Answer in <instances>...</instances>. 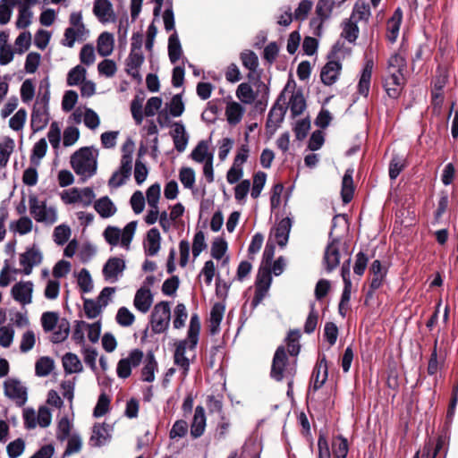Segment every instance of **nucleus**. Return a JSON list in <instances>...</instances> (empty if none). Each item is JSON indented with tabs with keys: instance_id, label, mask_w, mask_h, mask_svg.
Wrapping results in <instances>:
<instances>
[{
	"instance_id": "obj_1",
	"label": "nucleus",
	"mask_w": 458,
	"mask_h": 458,
	"mask_svg": "<svg viewBox=\"0 0 458 458\" xmlns=\"http://www.w3.org/2000/svg\"><path fill=\"white\" fill-rule=\"evenodd\" d=\"M49 87L50 85L47 79L41 81L39 92L37 96L30 115V127L33 132L42 131L49 123Z\"/></svg>"
},
{
	"instance_id": "obj_2",
	"label": "nucleus",
	"mask_w": 458,
	"mask_h": 458,
	"mask_svg": "<svg viewBox=\"0 0 458 458\" xmlns=\"http://www.w3.org/2000/svg\"><path fill=\"white\" fill-rule=\"evenodd\" d=\"M98 150L94 147H83L71 157V165L81 182H85L91 178L98 168Z\"/></svg>"
},
{
	"instance_id": "obj_3",
	"label": "nucleus",
	"mask_w": 458,
	"mask_h": 458,
	"mask_svg": "<svg viewBox=\"0 0 458 458\" xmlns=\"http://www.w3.org/2000/svg\"><path fill=\"white\" fill-rule=\"evenodd\" d=\"M135 150V143L131 137H128L122 146L121 165L110 179L108 185L112 188H118L124 184L131 174L132 170V155Z\"/></svg>"
},
{
	"instance_id": "obj_4",
	"label": "nucleus",
	"mask_w": 458,
	"mask_h": 458,
	"mask_svg": "<svg viewBox=\"0 0 458 458\" xmlns=\"http://www.w3.org/2000/svg\"><path fill=\"white\" fill-rule=\"evenodd\" d=\"M344 42L337 40L327 54V62L320 72V80L326 86H332L336 82L342 71V63L337 59V54L343 49Z\"/></svg>"
},
{
	"instance_id": "obj_5",
	"label": "nucleus",
	"mask_w": 458,
	"mask_h": 458,
	"mask_svg": "<svg viewBox=\"0 0 458 458\" xmlns=\"http://www.w3.org/2000/svg\"><path fill=\"white\" fill-rule=\"evenodd\" d=\"M136 228L137 221L128 223L123 230L116 226L108 225L103 232V237L112 247L120 245L122 248L129 250Z\"/></svg>"
},
{
	"instance_id": "obj_6",
	"label": "nucleus",
	"mask_w": 458,
	"mask_h": 458,
	"mask_svg": "<svg viewBox=\"0 0 458 458\" xmlns=\"http://www.w3.org/2000/svg\"><path fill=\"white\" fill-rule=\"evenodd\" d=\"M296 371V360L291 365L284 346H278L272 360L270 377L280 382L289 376L295 377Z\"/></svg>"
},
{
	"instance_id": "obj_7",
	"label": "nucleus",
	"mask_w": 458,
	"mask_h": 458,
	"mask_svg": "<svg viewBox=\"0 0 458 458\" xmlns=\"http://www.w3.org/2000/svg\"><path fill=\"white\" fill-rule=\"evenodd\" d=\"M142 43V35L140 32L133 34L131 38V53L126 60L125 70L127 73L134 78L138 82H140L141 81L140 69L143 64V52L141 50Z\"/></svg>"
},
{
	"instance_id": "obj_8",
	"label": "nucleus",
	"mask_w": 458,
	"mask_h": 458,
	"mask_svg": "<svg viewBox=\"0 0 458 458\" xmlns=\"http://www.w3.org/2000/svg\"><path fill=\"white\" fill-rule=\"evenodd\" d=\"M29 206L31 216L38 223L51 225L57 221V211L54 207H47L45 201H39L38 197H29Z\"/></svg>"
},
{
	"instance_id": "obj_9",
	"label": "nucleus",
	"mask_w": 458,
	"mask_h": 458,
	"mask_svg": "<svg viewBox=\"0 0 458 458\" xmlns=\"http://www.w3.org/2000/svg\"><path fill=\"white\" fill-rule=\"evenodd\" d=\"M171 310L168 301L157 303L151 313L149 326L156 334L165 332L169 326Z\"/></svg>"
},
{
	"instance_id": "obj_10",
	"label": "nucleus",
	"mask_w": 458,
	"mask_h": 458,
	"mask_svg": "<svg viewBox=\"0 0 458 458\" xmlns=\"http://www.w3.org/2000/svg\"><path fill=\"white\" fill-rule=\"evenodd\" d=\"M340 215H336L333 217L332 220V229L329 233V242L326 247L323 263L325 265V268L327 272L330 273L334 269H335L340 263V251L338 248L339 239L332 238L333 229L335 227V220L339 217Z\"/></svg>"
},
{
	"instance_id": "obj_11",
	"label": "nucleus",
	"mask_w": 458,
	"mask_h": 458,
	"mask_svg": "<svg viewBox=\"0 0 458 458\" xmlns=\"http://www.w3.org/2000/svg\"><path fill=\"white\" fill-rule=\"evenodd\" d=\"M4 394L18 406H23L28 400L27 387L17 378H7L4 382Z\"/></svg>"
},
{
	"instance_id": "obj_12",
	"label": "nucleus",
	"mask_w": 458,
	"mask_h": 458,
	"mask_svg": "<svg viewBox=\"0 0 458 458\" xmlns=\"http://www.w3.org/2000/svg\"><path fill=\"white\" fill-rule=\"evenodd\" d=\"M406 84V79L403 73L388 72V75L383 79V88L390 98L397 99Z\"/></svg>"
},
{
	"instance_id": "obj_13",
	"label": "nucleus",
	"mask_w": 458,
	"mask_h": 458,
	"mask_svg": "<svg viewBox=\"0 0 458 458\" xmlns=\"http://www.w3.org/2000/svg\"><path fill=\"white\" fill-rule=\"evenodd\" d=\"M328 377V365L325 354L318 357L311 375V386L314 391L320 389Z\"/></svg>"
},
{
	"instance_id": "obj_14",
	"label": "nucleus",
	"mask_w": 458,
	"mask_h": 458,
	"mask_svg": "<svg viewBox=\"0 0 458 458\" xmlns=\"http://www.w3.org/2000/svg\"><path fill=\"white\" fill-rule=\"evenodd\" d=\"M43 257L39 249L33 246L28 249L20 256V264L23 267V274L29 276L32 272L34 266H38L42 262Z\"/></svg>"
},
{
	"instance_id": "obj_15",
	"label": "nucleus",
	"mask_w": 458,
	"mask_h": 458,
	"mask_svg": "<svg viewBox=\"0 0 458 458\" xmlns=\"http://www.w3.org/2000/svg\"><path fill=\"white\" fill-rule=\"evenodd\" d=\"M124 268L125 262L123 259L117 257L110 258L104 265L102 270L105 280L115 283Z\"/></svg>"
},
{
	"instance_id": "obj_16",
	"label": "nucleus",
	"mask_w": 458,
	"mask_h": 458,
	"mask_svg": "<svg viewBox=\"0 0 458 458\" xmlns=\"http://www.w3.org/2000/svg\"><path fill=\"white\" fill-rule=\"evenodd\" d=\"M32 292H33V284L30 281L27 282H19L15 284L11 291L13 298L21 303L22 305H27L31 303L32 301Z\"/></svg>"
},
{
	"instance_id": "obj_17",
	"label": "nucleus",
	"mask_w": 458,
	"mask_h": 458,
	"mask_svg": "<svg viewBox=\"0 0 458 458\" xmlns=\"http://www.w3.org/2000/svg\"><path fill=\"white\" fill-rule=\"evenodd\" d=\"M111 440V427L108 424H95L89 445L93 447H101Z\"/></svg>"
},
{
	"instance_id": "obj_18",
	"label": "nucleus",
	"mask_w": 458,
	"mask_h": 458,
	"mask_svg": "<svg viewBox=\"0 0 458 458\" xmlns=\"http://www.w3.org/2000/svg\"><path fill=\"white\" fill-rule=\"evenodd\" d=\"M173 126L174 129L170 131V136L173 139L174 148L182 153L186 149L190 137L182 122H175Z\"/></svg>"
},
{
	"instance_id": "obj_19",
	"label": "nucleus",
	"mask_w": 458,
	"mask_h": 458,
	"mask_svg": "<svg viewBox=\"0 0 458 458\" xmlns=\"http://www.w3.org/2000/svg\"><path fill=\"white\" fill-rule=\"evenodd\" d=\"M334 6L335 0H318L316 5V14L318 19H312L310 25H317L318 30H320L323 22L330 18Z\"/></svg>"
},
{
	"instance_id": "obj_20",
	"label": "nucleus",
	"mask_w": 458,
	"mask_h": 458,
	"mask_svg": "<svg viewBox=\"0 0 458 458\" xmlns=\"http://www.w3.org/2000/svg\"><path fill=\"white\" fill-rule=\"evenodd\" d=\"M287 107L284 105H273L268 112L266 127L274 133L284 121Z\"/></svg>"
},
{
	"instance_id": "obj_21",
	"label": "nucleus",
	"mask_w": 458,
	"mask_h": 458,
	"mask_svg": "<svg viewBox=\"0 0 458 458\" xmlns=\"http://www.w3.org/2000/svg\"><path fill=\"white\" fill-rule=\"evenodd\" d=\"M188 344H190L188 339L181 340L177 344L174 355V364L180 368V369L182 370V376L183 377H185L188 375L190 370V360L185 356Z\"/></svg>"
},
{
	"instance_id": "obj_22",
	"label": "nucleus",
	"mask_w": 458,
	"mask_h": 458,
	"mask_svg": "<svg viewBox=\"0 0 458 458\" xmlns=\"http://www.w3.org/2000/svg\"><path fill=\"white\" fill-rule=\"evenodd\" d=\"M292 225V219L290 217H284L276 224L274 229V236L276 238V243L281 248L284 247L288 242Z\"/></svg>"
},
{
	"instance_id": "obj_23",
	"label": "nucleus",
	"mask_w": 458,
	"mask_h": 458,
	"mask_svg": "<svg viewBox=\"0 0 458 458\" xmlns=\"http://www.w3.org/2000/svg\"><path fill=\"white\" fill-rule=\"evenodd\" d=\"M373 65L372 60L366 62L358 82V93L365 98H367L369 93Z\"/></svg>"
},
{
	"instance_id": "obj_24",
	"label": "nucleus",
	"mask_w": 458,
	"mask_h": 458,
	"mask_svg": "<svg viewBox=\"0 0 458 458\" xmlns=\"http://www.w3.org/2000/svg\"><path fill=\"white\" fill-rule=\"evenodd\" d=\"M206 427L205 410L201 405L195 408L193 420L191 425V435L193 438H198L203 435Z\"/></svg>"
},
{
	"instance_id": "obj_25",
	"label": "nucleus",
	"mask_w": 458,
	"mask_h": 458,
	"mask_svg": "<svg viewBox=\"0 0 458 458\" xmlns=\"http://www.w3.org/2000/svg\"><path fill=\"white\" fill-rule=\"evenodd\" d=\"M353 168H347L342 180L341 197L344 203H349L354 194Z\"/></svg>"
},
{
	"instance_id": "obj_26",
	"label": "nucleus",
	"mask_w": 458,
	"mask_h": 458,
	"mask_svg": "<svg viewBox=\"0 0 458 458\" xmlns=\"http://www.w3.org/2000/svg\"><path fill=\"white\" fill-rule=\"evenodd\" d=\"M403 20V12L398 7L393 13L392 17L387 21V35L386 38L391 43H394L398 38L399 30Z\"/></svg>"
},
{
	"instance_id": "obj_27",
	"label": "nucleus",
	"mask_w": 458,
	"mask_h": 458,
	"mask_svg": "<svg viewBox=\"0 0 458 458\" xmlns=\"http://www.w3.org/2000/svg\"><path fill=\"white\" fill-rule=\"evenodd\" d=\"M225 306L221 302H216L210 310L209 318V332L211 335H216L220 330V324L224 317Z\"/></svg>"
},
{
	"instance_id": "obj_28",
	"label": "nucleus",
	"mask_w": 458,
	"mask_h": 458,
	"mask_svg": "<svg viewBox=\"0 0 458 458\" xmlns=\"http://www.w3.org/2000/svg\"><path fill=\"white\" fill-rule=\"evenodd\" d=\"M94 208L102 218H109L117 211L115 205L107 196L97 199L94 203Z\"/></svg>"
},
{
	"instance_id": "obj_29",
	"label": "nucleus",
	"mask_w": 458,
	"mask_h": 458,
	"mask_svg": "<svg viewBox=\"0 0 458 458\" xmlns=\"http://www.w3.org/2000/svg\"><path fill=\"white\" fill-rule=\"evenodd\" d=\"M114 39L112 33L102 32L97 40V50L99 55L106 57L112 54Z\"/></svg>"
},
{
	"instance_id": "obj_30",
	"label": "nucleus",
	"mask_w": 458,
	"mask_h": 458,
	"mask_svg": "<svg viewBox=\"0 0 458 458\" xmlns=\"http://www.w3.org/2000/svg\"><path fill=\"white\" fill-rule=\"evenodd\" d=\"M244 112L245 109L241 104L235 101L229 102L225 108V116L228 123L233 126L238 124L242 121Z\"/></svg>"
},
{
	"instance_id": "obj_31",
	"label": "nucleus",
	"mask_w": 458,
	"mask_h": 458,
	"mask_svg": "<svg viewBox=\"0 0 458 458\" xmlns=\"http://www.w3.org/2000/svg\"><path fill=\"white\" fill-rule=\"evenodd\" d=\"M289 107L293 118L301 115L306 108V100L301 89L293 91L289 99Z\"/></svg>"
},
{
	"instance_id": "obj_32",
	"label": "nucleus",
	"mask_w": 458,
	"mask_h": 458,
	"mask_svg": "<svg viewBox=\"0 0 458 458\" xmlns=\"http://www.w3.org/2000/svg\"><path fill=\"white\" fill-rule=\"evenodd\" d=\"M200 331V321L199 315L193 313L191 317L190 326L187 334V339L190 343V349H195L199 342V335Z\"/></svg>"
},
{
	"instance_id": "obj_33",
	"label": "nucleus",
	"mask_w": 458,
	"mask_h": 458,
	"mask_svg": "<svg viewBox=\"0 0 458 458\" xmlns=\"http://www.w3.org/2000/svg\"><path fill=\"white\" fill-rule=\"evenodd\" d=\"M182 54L178 34L174 31L168 38V56L172 64H176Z\"/></svg>"
},
{
	"instance_id": "obj_34",
	"label": "nucleus",
	"mask_w": 458,
	"mask_h": 458,
	"mask_svg": "<svg viewBox=\"0 0 458 458\" xmlns=\"http://www.w3.org/2000/svg\"><path fill=\"white\" fill-rule=\"evenodd\" d=\"M63 366L66 374L80 373L83 369L78 356L72 352H67L63 357Z\"/></svg>"
},
{
	"instance_id": "obj_35",
	"label": "nucleus",
	"mask_w": 458,
	"mask_h": 458,
	"mask_svg": "<svg viewBox=\"0 0 458 458\" xmlns=\"http://www.w3.org/2000/svg\"><path fill=\"white\" fill-rule=\"evenodd\" d=\"M213 153L208 152V141L200 140L191 153V158L197 163H205Z\"/></svg>"
},
{
	"instance_id": "obj_36",
	"label": "nucleus",
	"mask_w": 458,
	"mask_h": 458,
	"mask_svg": "<svg viewBox=\"0 0 458 458\" xmlns=\"http://www.w3.org/2000/svg\"><path fill=\"white\" fill-rule=\"evenodd\" d=\"M358 21L352 19L344 21V28L341 33V37L345 38L350 43H354L359 37V27L357 25Z\"/></svg>"
},
{
	"instance_id": "obj_37",
	"label": "nucleus",
	"mask_w": 458,
	"mask_h": 458,
	"mask_svg": "<svg viewBox=\"0 0 458 458\" xmlns=\"http://www.w3.org/2000/svg\"><path fill=\"white\" fill-rule=\"evenodd\" d=\"M70 333V323L66 318H61L51 336V342L59 344L67 339Z\"/></svg>"
},
{
	"instance_id": "obj_38",
	"label": "nucleus",
	"mask_w": 458,
	"mask_h": 458,
	"mask_svg": "<svg viewBox=\"0 0 458 458\" xmlns=\"http://www.w3.org/2000/svg\"><path fill=\"white\" fill-rule=\"evenodd\" d=\"M147 241L148 242V255H156L160 250L161 236L159 230L156 227L151 228L147 233Z\"/></svg>"
},
{
	"instance_id": "obj_39",
	"label": "nucleus",
	"mask_w": 458,
	"mask_h": 458,
	"mask_svg": "<svg viewBox=\"0 0 458 458\" xmlns=\"http://www.w3.org/2000/svg\"><path fill=\"white\" fill-rule=\"evenodd\" d=\"M14 148V140L6 137L0 142V168L6 166Z\"/></svg>"
},
{
	"instance_id": "obj_40",
	"label": "nucleus",
	"mask_w": 458,
	"mask_h": 458,
	"mask_svg": "<svg viewBox=\"0 0 458 458\" xmlns=\"http://www.w3.org/2000/svg\"><path fill=\"white\" fill-rule=\"evenodd\" d=\"M405 168V159L399 155H393L390 163L388 174L391 180H395Z\"/></svg>"
},
{
	"instance_id": "obj_41",
	"label": "nucleus",
	"mask_w": 458,
	"mask_h": 458,
	"mask_svg": "<svg viewBox=\"0 0 458 458\" xmlns=\"http://www.w3.org/2000/svg\"><path fill=\"white\" fill-rule=\"evenodd\" d=\"M332 449L335 458H346L349 450L347 439L342 435L337 436L332 443Z\"/></svg>"
},
{
	"instance_id": "obj_42",
	"label": "nucleus",
	"mask_w": 458,
	"mask_h": 458,
	"mask_svg": "<svg viewBox=\"0 0 458 458\" xmlns=\"http://www.w3.org/2000/svg\"><path fill=\"white\" fill-rule=\"evenodd\" d=\"M32 12L30 9V6H28L25 4H21L19 6V14L16 21V27L18 29H25L29 27L31 23V18H32Z\"/></svg>"
},
{
	"instance_id": "obj_43",
	"label": "nucleus",
	"mask_w": 458,
	"mask_h": 458,
	"mask_svg": "<svg viewBox=\"0 0 458 458\" xmlns=\"http://www.w3.org/2000/svg\"><path fill=\"white\" fill-rule=\"evenodd\" d=\"M300 337L301 334L298 329L289 331L285 341L288 346V352L291 356H297L301 351V345L299 344Z\"/></svg>"
},
{
	"instance_id": "obj_44",
	"label": "nucleus",
	"mask_w": 458,
	"mask_h": 458,
	"mask_svg": "<svg viewBox=\"0 0 458 458\" xmlns=\"http://www.w3.org/2000/svg\"><path fill=\"white\" fill-rule=\"evenodd\" d=\"M59 322V316L56 312L47 311L41 316V325L45 332L54 331Z\"/></svg>"
},
{
	"instance_id": "obj_45",
	"label": "nucleus",
	"mask_w": 458,
	"mask_h": 458,
	"mask_svg": "<svg viewBox=\"0 0 458 458\" xmlns=\"http://www.w3.org/2000/svg\"><path fill=\"white\" fill-rule=\"evenodd\" d=\"M112 5L108 0H95L93 13L101 21H106V16L111 11Z\"/></svg>"
},
{
	"instance_id": "obj_46",
	"label": "nucleus",
	"mask_w": 458,
	"mask_h": 458,
	"mask_svg": "<svg viewBox=\"0 0 458 458\" xmlns=\"http://www.w3.org/2000/svg\"><path fill=\"white\" fill-rule=\"evenodd\" d=\"M236 97L244 104H251L255 100V94L251 86L243 82L236 89Z\"/></svg>"
},
{
	"instance_id": "obj_47",
	"label": "nucleus",
	"mask_w": 458,
	"mask_h": 458,
	"mask_svg": "<svg viewBox=\"0 0 458 458\" xmlns=\"http://www.w3.org/2000/svg\"><path fill=\"white\" fill-rule=\"evenodd\" d=\"M449 437L446 432H442L437 436L435 446L433 445V458H437V454L443 451V455L439 458H446L448 452Z\"/></svg>"
},
{
	"instance_id": "obj_48",
	"label": "nucleus",
	"mask_w": 458,
	"mask_h": 458,
	"mask_svg": "<svg viewBox=\"0 0 458 458\" xmlns=\"http://www.w3.org/2000/svg\"><path fill=\"white\" fill-rule=\"evenodd\" d=\"M242 65L250 72H255L259 66L258 55L251 50H245L240 55Z\"/></svg>"
},
{
	"instance_id": "obj_49",
	"label": "nucleus",
	"mask_w": 458,
	"mask_h": 458,
	"mask_svg": "<svg viewBox=\"0 0 458 458\" xmlns=\"http://www.w3.org/2000/svg\"><path fill=\"white\" fill-rule=\"evenodd\" d=\"M54 369V360L49 357H41L38 360L35 366L36 375L38 377H47Z\"/></svg>"
},
{
	"instance_id": "obj_50",
	"label": "nucleus",
	"mask_w": 458,
	"mask_h": 458,
	"mask_svg": "<svg viewBox=\"0 0 458 458\" xmlns=\"http://www.w3.org/2000/svg\"><path fill=\"white\" fill-rule=\"evenodd\" d=\"M86 69L81 65H76L67 74V85L75 86L85 80Z\"/></svg>"
},
{
	"instance_id": "obj_51",
	"label": "nucleus",
	"mask_w": 458,
	"mask_h": 458,
	"mask_svg": "<svg viewBox=\"0 0 458 458\" xmlns=\"http://www.w3.org/2000/svg\"><path fill=\"white\" fill-rule=\"evenodd\" d=\"M157 370V363L152 352H148L145 356V382H151L155 378V371Z\"/></svg>"
},
{
	"instance_id": "obj_52",
	"label": "nucleus",
	"mask_w": 458,
	"mask_h": 458,
	"mask_svg": "<svg viewBox=\"0 0 458 458\" xmlns=\"http://www.w3.org/2000/svg\"><path fill=\"white\" fill-rule=\"evenodd\" d=\"M318 321V313L315 310V303L311 302L310 305V312H309V315L306 318V321H305V324L303 327L304 333L309 334V335L312 334L316 330Z\"/></svg>"
},
{
	"instance_id": "obj_53",
	"label": "nucleus",
	"mask_w": 458,
	"mask_h": 458,
	"mask_svg": "<svg viewBox=\"0 0 458 458\" xmlns=\"http://www.w3.org/2000/svg\"><path fill=\"white\" fill-rule=\"evenodd\" d=\"M227 247V242L224 238H216L211 244L212 258L217 260L221 259L225 256Z\"/></svg>"
},
{
	"instance_id": "obj_54",
	"label": "nucleus",
	"mask_w": 458,
	"mask_h": 458,
	"mask_svg": "<svg viewBox=\"0 0 458 458\" xmlns=\"http://www.w3.org/2000/svg\"><path fill=\"white\" fill-rule=\"evenodd\" d=\"M160 194L161 188L159 183L156 182L148 188L145 192V199H147L149 208H157L160 199Z\"/></svg>"
},
{
	"instance_id": "obj_55",
	"label": "nucleus",
	"mask_w": 458,
	"mask_h": 458,
	"mask_svg": "<svg viewBox=\"0 0 458 458\" xmlns=\"http://www.w3.org/2000/svg\"><path fill=\"white\" fill-rule=\"evenodd\" d=\"M78 285L84 293H90L93 289V282L88 269L82 268L78 275Z\"/></svg>"
},
{
	"instance_id": "obj_56",
	"label": "nucleus",
	"mask_w": 458,
	"mask_h": 458,
	"mask_svg": "<svg viewBox=\"0 0 458 458\" xmlns=\"http://www.w3.org/2000/svg\"><path fill=\"white\" fill-rule=\"evenodd\" d=\"M83 306H84V311H85L86 317L89 319H93V318H97L101 313V310L104 307L98 301H94L91 299L84 300Z\"/></svg>"
},
{
	"instance_id": "obj_57",
	"label": "nucleus",
	"mask_w": 458,
	"mask_h": 458,
	"mask_svg": "<svg viewBox=\"0 0 458 458\" xmlns=\"http://www.w3.org/2000/svg\"><path fill=\"white\" fill-rule=\"evenodd\" d=\"M406 68V60L399 54H394L388 59V72L403 73Z\"/></svg>"
},
{
	"instance_id": "obj_58",
	"label": "nucleus",
	"mask_w": 458,
	"mask_h": 458,
	"mask_svg": "<svg viewBox=\"0 0 458 458\" xmlns=\"http://www.w3.org/2000/svg\"><path fill=\"white\" fill-rule=\"evenodd\" d=\"M272 282L271 270L267 267H259L257 278L256 287L268 290Z\"/></svg>"
},
{
	"instance_id": "obj_59",
	"label": "nucleus",
	"mask_w": 458,
	"mask_h": 458,
	"mask_svg": "<svg viewBox=\"0 0 458 458\" xmlns=\"http://www.w3.org/2000/svg\"><path fill=\"white\" fill-rule=\"evenodd\" d=\"M82 441L79 435H72L67 441V445L63 457L70 456L73 454H77L81 450Z\"/></svg>"
},
{
	"instance_id": "obj_60",
	"label": "nucleus",
	"mask_w": 458,
	"mask_h": 458,
	"mask_svg": "<svg viewBox=\"0 0 458 458\" xmlns=\"http://www.w3.org/2000/svg\"><path fill=\"white\" fill-rule=\"evenodd\" d=\"M47 149V143L45 139H40L37 141L32 149V154L30 156V161L34 164H38L39 160L42 159Z\"/></svg>"
},
{
	"instance_id": "obj_61",
	"label": "nucleus",
	"mask_w": 458,
	"mask_h": 458,
	"mask_svg": "<svg viewBox=\"0 0 458 458\" xmlns=\"http://www.w3.org/2000/svg\"><path fill=\"white\" fill-rule=\"evenodd\" d=\"M174 327L176 329L182 328L184 326L185 320L188 317L185 305L183 303H178L174 308Z\"/></svg>"
},
{
	"instance_id": "obj_62",
	"label": "nucleus",
	"mask_w": 458,
	"mask_h": 458,
	"mask_svg": "<svg viewBox=\"0 0 458 458\" xmlns=\"http://www.w3.org/2000/svg\"><path fill=\"white\" fill-rule=\"evenodd\" d=\"M11 229L21 235L27 234L32 229V221L28 216H21L14 225H11Z\"/></svg>"
},
{
	"instance_id": "obj_63",
	"label": "nucleus",
	"mask_w": 458,
	"mask_h": 458,
	"mask_svg": "<svg viewBox=\"0 0 458 458\" xmlns=\"http://www.w3.org/2000/svg\"><path fill=\"white\" fill-rule=\"evenodd\" d=\"M71 235V229L66 225H60L54 230V241L57 245H64Z\"/></svg>"
},
{
	"instance_id": "obj_64",
	"label": "nucleus",
	"mask_w": 458,
	"mask_h": 458,
	"mask_svg": "<svg viewBox=\"0 0 458 458\" xmlns=\"http://www.w3.org/2000/svg\"><path fill=\"white\" fill-rule=\"evenodd\" d=\"M25 449V442L21 438H17L10 442L6 446L9 458H18Z\"/></svg>"
}]
</instances>
